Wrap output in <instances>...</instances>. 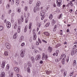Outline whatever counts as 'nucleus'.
Returning <instances> with one entry per match:
<instances>
[{"instance_id": "20", "label": "nucleus", "mask_w": 77, "mask_h": 77, "mask_svg": "<svg viewBox=\"0 0 77 77\" xmlns=\"http://www.w3.org/2000/svg\"><path fill=\"white\" fill-rule=\"evenodd\" d=\"M41 5V2H38L36 4L37 7H39Z\"/></svg>"}, {"instance_id": "54", "label": "nucleus", "mask_w": 77, "mask_h": 77, "mask_svg": "<svg viewBox=\"0 0 77 77\" xmlns=\"http://www.w3.org/2000/svg\"><path fill=\"white\" fill-rule=\"evenodd\" d=\"M66 61L67 62H68L69 61V57H68L67 59L66 60Z\"/></svg>"}, {"instance_id": "45", "label": "nucleus", "mask_w": 77, "mask_h": 77, "mask_svg": "<svg viewBox=\"0 0 77 77\" xmlns=\"http://www.w3.org/2000/svg\"><path fill=\"white\" fill-rule=\"evenodd\" d=\"M28 66L29 67H31L32 66V65H31V64L30 63H28Z\"/></svg>"}, {"instance_id": "38", "label": "nucleus", "mask_w": 77, "mask_h": 77, "mask_svg": "<svg viewBox=\"0 0 77 77\" xmlns=\"http://www.w3.org/2000/svg\"><path fill=\"white\" fill-rule=\"evenodd\" d=\"M56 28H57L56 25H55L54 28V32H55L56 31Z\"/></svg>"}, {"instance_id": "19", "label": "nucleus", "mask_w": 77, "mask_h": 77, "mask_svg": "<svg viewBox=\"0 0 77 77\" xmlns=\"http://www.w3.org/2000/svg\"><path fill=\"white\" fill-rule=\"evenodd\" d=\"M40 58H41V55H37V57L36 58V59H36L37 60H39Z\"/></svg>"}, {"instance_id": "16", "label": "nucleus", "mask_w": 77, "mask_h": 77, "mask_svg": "<svg viewBox=\"0 0 77 77\" xmlns=\"http://www.w3.org/2000/svg\"><path fill=\"white\" fill-rule=\"evenodd\" d=\"M21 30V27L20 26H18V28H17V32L19 33H20V31Z\"/></svg>"}, {"instance_id": "37", "label": "nucleus", "mask_w": 77, "mask_h": 77, "mask_svg": "<svg viewBox=\"0 0 77 77\" xmlns=\"http://www.w3.org/2000/svg\"><path fill=\"white\" fill-rule=\"evenodd\" d=\"M9 75H10V77H13V73L11 72L10 73Z\"/></svg>"}, {"instance_id": "33", "label": "nucleus", "mask_w": 77, "mask_h": 77, "mask_svg": "<svg viewBox=\"0 0 77 77\" xmlns=\"http://www.w3.org/2000/svg\"><path fill=\"white\" fill-rule=\"evenodd\" d=\"M16 5L18 6L19 5V0H16Z\"/></svg>"}, {"instance_id": "61", "label": "nucleus", "mask_w": 77, "mask_h": 77, "mask_svg": "<svg viewBox=\"0 0 77 77\" xmlns=\"http://www.w3.org/2000/svg\"><path fill=\"white\" fill-rule=\"evenodd\" d=\"M40 63H41V64H42V63H43V61L41 60L40 62Z\"/></svg>"}, {"instance_id": "44", "label": "nucleus", "mask_w": 77, "mask_h": 77, "mask_svg": "<svg viewBox=\"0 0 77 77\" xmlns=\"http://www.w3.org/2000/svg\"><path fill=\"white\" fill-rule=\"evenodd\" d=\"M3 29V27L2 26H0V30H2Z\"/></svg>"}, {"instance_id": "46", "label": "nucleus", "mask_w": 77, "mask_h": 77, "mask_svg": "<svg viewBox=\"0 0 77 77\" xmlns=\"http://www.w3.org/2000/svg\"><path fill=\"white\" fill-rule=\"evenodd\" d=\"M33 1V0H30L29 2V3L30 4H32Z\"/></svg>"}, {"instance_id": "56", "label": "nucleus", "mask_w": 77, "mask_h": 77, "mask_svg": "<svg viewBox=\"0 0 77 77\" xmlns=\"http://www.w3.org/2000/svg\"><path fill=\"white\" fill-rule=\"evenodd\" d=\"M25 11H27V7H25Z\"/></svg>"}, {"instance_id": "50", "label": "nucleus", "mask_w": 77, "mask_h": 77, "mask_svg": "<svg viewBox=\"0 0 77 77\" xmlns=\"http://www.w3.org/2000/svg\"><path fill=\"white\" fill-rule=\"evenodd\" d=\"M38 41L40 43V44H41V40L40 39H39V38H38Z\"/></svg>"}, {"instance_id": "34", "label": "nucleus", "mask_w": 77, "mask_h": 77, "mask_svg": "<svg viewBox=\"0 0 77 77\" xmlns=\"http://www.w3.org/2000/svg\"><path fill=\"white\" fill-rule=\"evenodd\" d=\"M17 11L18 13H20V12H21V10L20 9V8H18L17 9Z\"/></svg>"}, {"instance_id": "28", "label": "nucleus", "mask_w": 77, "mask_h": 77, "mask_svg": "<svg viewBox=\"0 0 77 77\" xmlns=\"http://www.w3.org/2000/svg\"><path fill=\"white\" fill-rule=\"evenodd\" d=\"M53 14H51L49 16V18L50 20H52V18H53Z\"/></svg>"}, {"instance_id": "63", "label": "nucleus", "mask_w": 77, "mask_h": 77, "mask_svg": "<svg viewBox=\"0 0 77 77\" xmlns=\"http://www.w3.org/2000/svg\"><path fill=\"white\" fill-rule=\"evenodd\" d=\"M11 3L13 4V5H14V1L13 0L11 2Z\"/></svg>"}, {"instance_id": "55", "label": "nucleus", "mask_w": 77, "mask_h": 77, "mask_svg": "<svg viewBox=\"0 0 77 77\" xmlns=\"http://www.w3.org/2000/svg\"><path fill=\"white\" fill-rule=\"evenodd\" d=\"M66 75V73H65V72H64V73H63L64 77H65Z\"/></svg>"}, {"instance_id": "40", "label": "nucleus", "mask_w": 77, "mask_h": 77, "mask_svg": "<svg viewBox=\"0 0 77 77\" xmlns=\"http://www.w3.org/2000/svg\"><path fill=\"white\" fill-rule=\"evenodd\" d=\"M62 17V14H61L60 15V16L58 18V19H60Z\"/></svg>"}, {"instance_id": "53", "label": "nucleus", "mask_w": 77, "mask_h": 77, "mask_svg": "<svg viewBox=\"0 0 77 77\" xmlns=\"http://www.w3.org/2000/svg\"><path fill=\"white\" fill-rule=\"evenodd\" d=\"M61 62L63 65H64V64H65V61L62 60Z\"/></svg>"}, {"instance_id": "1", "label": "nucleus", "mask_w": 77, "mask_h": 77, "mask_svg": "<svg viewBox=\"0 0 77 77\" xmlns=\"http://www.w3.org/2000/svg\"><path fill=\"white\" fill-rule=\"evenodd\" d=\"M77 49H75V46H73L71 52V55L73 56V55H74V54H75L76 53H77Z\"/></svg>"}, {"instance_id": "8", "label": "nucleus", "mask_w": 77, "mask_h": 77, "mask_svg": "<svg viewBox=\"0 0 77 77\" xmlns=\"http://www.w3.org/2000/svg\"><path fill=\"white\" fill-rule=\"evenodd\" d=\"M33 40H35V39L36 38L37 36H36V33H35V31L33 32Z\"/></svg>"}, {"instance_id": "4", "label": "nucleus", "mask_w": 77, "mask_h": 77, "mask_svg": "<svg viewBox=\"0 0 77 77\" xmlns=\"http://www.w3.org/2000/svg\"><path fill=\"white\" fill-rule=\"evenodd\" d=\"M21 19H18L17 21L18 24H21V21L22 22H23L24 21V17L23 16H22L21 17Z\"/></svg>"}, {"instance_id": "27", "label": "nucleus", "mask_w": 77, "mask_h": 77, "mask_svg": "<svg viewBox=\"0 0 77 77\" xmlns=\"http://www.w3.org/2000/svg\"><path fill=\"white\" fill-rule=\"evenodd\" d=\"M76 65V60H74L73 61V65L74 66H75Z\"/></svg>"}, {"instance_id": "58", "label": "nucleus", "mask_w": 77, "mask_h": 77, "mask_svg": "<svg viewBox=\"0 0 77 77\" xmlns=\"http://www.w3.org/2000/svg\"><path fill=\"white\" fill-rule=\"evenodd\" d=\"M42 42H45V43H47V41L44 40H42Z\"/></svg>"}, {"instance_id": "51", "label": "nucleus", "mask_w": 77, "mask_h": 77, "mask_svg": "<svg viewBox=\"0 0 77 77\" xmlns=\"http://www.w3.org/2000/svg\"><path fill=\"white\" fill-rule=\"evenodd\" d=\"M11 22L12 23H14V19H11Z\"/></svg>"}, {"instance_id": "7", "label": "nucleus", "mask_w": 77, "mask_h": 77, "mask_svg": "<svg viewBox=\"0 0 77 77\" xmlns=\"http://www.w3.org/2000/svg\"><path fill=\"white\" fill-rule=\"evenodd\" d=\"M5 46L8 49H10V48H11V46L9 43H5Z\"/></svg>"}, {"instance_id": "18", "label": "nucleus", "mask_w": 77, "mask_h": 77, "mask_svg": "<svg viewBox=\"0 0 77 77\" xmlns=\"http://www.w3.org/2000/svg\"><path fill=\"white\" fill-rule=\"evenodd\" d=\"M9 64H8L7 65V66L6 67V71H9Z\"/></svg>"}, {"instance_id": "22", "label": "nucleus", "mask_w": 77, "mask_h": 77, "mask_svg": "<svg viewBox=\"0 0 77 77\" xmlns=\"http://www.w3.org/2000/svg\"><path fill=\"white\" fill-rule=\"evenodd\" d=\"M43 9V7H38L37 9V11H39L40 10H42Z\"/></svg>"}, {"instance_id": "32", "label": "nucleus", "mask_w": 77, "mask_h": 77, "mask_svg": "<svg viewBox=\"0 0 77 77\" xmlns=\"http://www.w3.org/2000/svg\"><path fill=\"white\" fill-rule=\"evenodd\" d=\"M17 33H16L14 34L13 35V38L14 39H15L16 38H17Z\"/></svg>"}, {"instance_id": "26", "label": "nucleus", "mask_w": 77, "mask_h": 77, "mask_svg": "<svg viewBox=\"0 0 77 77\" xmlns=\"http://www.w3.org/2000/svg\"><path fill=\"white\" fill-rule=\"evenodd\" d=\"M56 23V21H55V20H52V22H51V24L52 25H54Z\"/></svg>"}, {"instance_id": "31", "label": "nucleus", "mask_w": 77, "mask_h": 77, "mask_svg": "<svg viewBox=\"0 0 77 77\" xmlns=\"http://www.w3.org/2000/svg\"><path fill=\"white\" fill-rule=\"evenodd\" d=\"M13 28L14 29H16L17 28V25L16 24H15L13 26Z\"/></svg>"}, {"instance_id": "47", "label": "nucleus", "mask_w": 77, "mask_h": 77, "mask_svg": "<svg viewBox=\"0 0 77 77\" xmlns=\"http://www.w3.org/2000/svg\"><path fill=\"white\" fill-rule=\"evenodd\" d=\"M59 52V50H57L56 51V56H57L58 54V52Z\"/></svg>"}, {"instance_id": "60", "label": "nucleus", "mask_w": 77, "mask_h": 77, "mask_svg": "<svg viewBox=\"0 0 77 77\" xmlns=\"http://www.w3.org/2000/svg\"><path fill=\"white\" fill-rule=\"evenodd\" d=\"M17 76L18 77H21V76H20V75L19 74H17Z\"/></svg>"}, {"instance_id": "13", "label": "nucleus", "mask_w": 77, "mask_h": 77, "mask_svg": "<svg viewBox=\"0 0 77 77\" xmlns=\"http://www.w3.org/2000/svg\"><path fill=\"white\" fill-rule=\"evenodd\" d=\"M62 57L63 58L66 57V55H65V54H64L63 53L60 57V59L61 60L62 58Z\"/></svg>"}, {"instance_id": "5", "label": "nucleus", "mask_w": 77, "mask_h": 77, "mask_svg": "<svg viewBox=\"0 0 77 77\" xmlns=\"http://www.w3.org/2000/svg\"><path fill=\"white\" fill-rule=\"evenodd\" d=\"M24 53H25L24 51H21L20 52V56L21 57H23L24 56Z\"/></svg>"}, {"instance_id": "62", "label": "nucleus", "mask_w": 77, "mask_h": 77, "mask_svg": "<svg viewBox=\"0 0 77 77\" xmlns=\"http://www.w3.org/2000/svg\"><path fill=\"white\" fill-rule=\"evenodd\" d=\"M45 57L46 59H47V58H48V55L47 54H46Z\"/></svg>"}, {"instance_id": "21", "label": "nucleus", "mask_w": 77, "mask_h": 77, "mask_svg": "<svg viewBox=\"0 0 77 77\" xmlns=\"http://www.w3.org/2000/svg\"><path fill=\"white\" fill-rule=\"evenodd\" d=\"M48 51H49V52H51L52 51V48L49 46L48 48Z\"/></svg>"}, {"instance_id": "25", "label": "nucleus", "mask_w": 77, "mask_h": 77, "mask_svg": "<svg viewBox=\"0 0 77 77\" xmlns=\"http://www.w3.org/2000/svg\"><path fill=\"white\" fill-rule=\"evenodd\" d=\"M27 27H28L27 26H25V27L24 29V32H27Z\"/></svg>"}, {"instance_id": "64", "label": "nucleus", "mask_w": 77, "mask_h": 77, "mask_svg": "<svg viewBox=\"0 0 77 77\" xmlns=\"http://www.w3.org/2000/svg\"><path fill=\"white\" fill-rule=\"evenodd\" d=\"M65 58L63 57L62 60H63L64 61H65Z\"/></svg>"}, {"instance_id": "39", "label": "nucleus", "mask_w": 77, "mask_h": 77, "mask_svg": "<svg viewBox=\"0 0 77 77\" xmlns=\"http://www.w3.org/2000/svg\"><path fill=\"white\" fill-rule=\"evenodd\" d=\"M37 10V9H36V7H35L34 8V12H35V13H36V12Z\"/></svg>"}, {"instance_id": "29", "label": "nucleus", "mask_w": 77, "mask_h": 77, "mask_svg": "<svg viewBox=\"0 0 77 77\" xmlns=\"http://www.w3.org/2000/svg\"><path fill=\"white\" fill-rule=\"evenodd\" d=\"M45 59V53H43V55L42 57V60H44Z\"/></svg>"}, {"instance_id": "24", "label": "nucleus", "mask_w": 77, "mask_h": 77, "mask_svg": "<svg viewBox=\"0 0 77 77\" xmlns=\"http://www.w3.org/2000/svg\"><path fill=\"white\" fill-rule=\"evenodd\" d=\"M44 33L46 36H49V35H50V34H49V33L47 32H45Z\"/></svg>"}, {"instance_id": "36", "label": "nucleus", "mask_w": 77, "mask_h": 77, "mask_svg": "<svg viewBox=\"0 0 77 77\" xmlns=\"http://www.w3.org/2000/svg\"><path fill=\"white\" fill-rule=\"evenodd\" d=\"M73 73H74V72L73 71L71 72L69 74L70 76V77H71V76H72V75H73L74 74Z\"/></svg>"}, {"instance_id": "3", "label": "nucleus", "mask_w": 77, "mask_h": 77, "mask_svg": "<svg viewBox=\"0 0 77 77\" xmlns=\"http://www.w3.org/2000/svg\"><path fill=\"white\" fill-rule=\"evenodd\" d=\"M57 6L58 7H60L62 5V0H57Z\"/></svg>"}, {"instance_id": "12", "label": "nucleus", "mask_w": 77, "mask_h": 77, "mask_svg": "<svg viewBox=\"0 0 77 77\" xmlns=\"http://www.w3.org/2000/svg\"><path fill=\"white\" fill-rule=\"evenodd\" d=\"M1 77H5V73L4 72H2L1 74Z\"/></svg>"}, {"instance_id": "35", "label": "nucleus", "mask_w": 77, "mask_h": 77, "mask_svg": "<svg viewBox=\"0 0 77 77\" xmlns=\"http://www.w3.org/2000/svg\"><path fill=\"white\" fill-rule=\"evenodd\" d=\"M60 58H57V59H55V61L56 62H58L59 61H60Z\"/></svg>"}, {"instance_id": "42", "label": "nucleus", "mask_w": 77, "mask_h": 77, "mask_svg": "<svg viewBox=\"0 0 77 77\" xmlns=\"http://www.w3.org/2000/svg\"><path fill=\"white\" fill-rule=\"evenodd\" d=\"M25 45V43L24 42L21 45V47H24Z\"/></svg>"}, {"instance_id": "48", "label": "nucleus", "mask_w": 77, "mask_h": 77, "mask_svg": "<svg viewBox=\"0 0 77 77\" xmlns=\"http://www.w3.org/2000/svg\"><path fill=\"white\" fill-rule=\"evenodd\" d=\"M32 23H30V24H29V29H31V27H32V25H31Z\"/></svg>"}, {"instance_id": "15", "label": "nucleus", "mask_w": 77, "mask_h": 77, "mask_svg": "<svg viewBox=\"0 0 77 77\" xmlns=\"http://www.w3.org/2000/svg\"><path fill=\"white\" fill-rule=\"evenodd\" d=\"M23 39H24V36H21L20 39H19L20 42H22V41H23Z\"/></svg>"}, {"instance_id": "43", "label": "nucleus", "mask_w": 77, "mask_h": 77, "mask_svg": "<svg viewBox=\"0 0 77 77\" xmlns=\"http://www.w3.org/2000/svg\"><path fill=\"white\" fill-rule=\"evenodd\" d=\"M27 71L29 73L30 72V68L27 69Z\"/></svg>"}, {"instance_id": "57", "label": "nucleus", "mask_w": 77, "mask_h": 77, "mask_svg": "<svg viewBox=\"0 0 77 77\" xmlns=\"http://www.w3.org/2000/svg\"><path fill=\"white\" fill-rule=\"evenodd\" d=\"M49 25H50V23H48L47 24H46V27H48V26H49Z\"/></svg>"}, {"instance_id": "59", "label": "nucleus", "mask_w": 77, "mask_h": 77, "mask_svg": "<svg viewBox=\"0 0 77 77\" xmlns=\"http://www.w3.org/2000/svg\"><path fill=\"white\" fill-rule=\"evenodd\" d=\"M14 15H15V13H13L11 14V16H12V17H14Z\"/></svg>"}, {"instance_id": "52", "label": "nucleus", "mask_w": 77, "mask_h": 77, "mask_svg": "<svg viewBox=\"0 0 77 77\" xmlns=\"http://www.w3.org/2000/svg\"><path fill=\"white\" fill-rule=\"evenodd\" d=\"M27 22H28V20H27V19L26 18L25 19V23H27Z\"/></svg>"}, {"instance_id": "11", "label": "nucleus", "mask_w": 77, "mask_h": 77, "mask_svg": "<svg viewBox=\"0 0 77 77\" xmlns=\"http://www.w3.org/2000/svg\"><path fill=\"white\" fill-rule=\"evenodd\" d=\"M5 63H6V61H4L3 62H2V68H4L5 66Z\"/></svg>"}, {"instance_id": "49", "label": "nucleus", "mask_w": 77, "mask_h": 77, "mask_svg": "<svg viewBox=\"0 0 77 77\" xmlns=\"http://www.w3.org/2000/svg\"><path fill=\"white\" fill-rule=\"evenodd\" d=\"M9 7H10V5H9L8 4L7 5V9H9Z\"/></svg>"}, {"instance_id": "14", "label": "nucleus", "mask_w": 77, "mask_h": 77, "mask_svg": "<svg viewBox=\"0 0 77 77\" xmlns=\"http://www.w3.org/2000/svg\"><path fill=\"white\" fill-rule=\"evenodd\" d=\"M29 13H27V14H26V13L24 14V17H27L28 18V17H29Z\"/></svg>"}, {"instance_id": "30", "label": "nucleus", "mask_w": 77, "mask_h": 77, "mask_svg": "<svg viewBox=\"0 0 77 77\" xmlns=\"http://www.w3.org/2000/svg\"><path fill=\"white\" fill-rule=\"evenodd\" d=\"M8 52L7 51H6L4 53V55H5V56H8Z\"/></svg>"}, {"instance_id": "10", "label": "nucleus", "mask_w": 77, "mask_h": 77, "mask_svg": "<svg viewBox=\"0 0 77 77\" xmlns=\"http://www.w3.org/2000/svg\"><path fill=\"white\" fill-rule=\"evenodd\" d=\"M14 70L15 71L17 72H18L19 71V68H18V67H14Z\"/></svg>"}, {"instance_id": "23", "label": "nucleus", "mask_w": 77, "mask_h": 77, "mask_svg": "<svg viewBox=\"0 0 77 77\" xmlns=\"http://www.w3.org/2000/svg\"><path fill=\"white\" fill-rule=\"evenodd\" d=\"M74 1H75V0H72V1H70V5L71 6H73V4L72 2H74Z\"/></svg>"}, {"instance_id": "9", "label": "nucleus", "mask_w": 77, "mask_h": 77, "mask_svg": "<svg viewBox=\"0 0 77 77\" xmlns=\"http://www.w3.org/2000/svg\"><path fill=\"white\" fill-rule=\"evenodd\" d=\"M14 70L15 71L17 72H18L19 71V68H18V67H14Z\"/></svg>"}, {"instance_id": "6", "label": "nucleus", "mask_w": 77, "mask_h": 77, "mask_svg": "<svg viewBox=\"0 0 77 77\" xmlns=\"http://www.w3.org/2000/svg\"><path fill=\"white\" fill-rule=\"evenodd\" d=\"M6 26L7 28H8V29H9V28L11 27V23L8 22H7L6 23Z\"/></svg>"}, {"instance_id": "41", "label": "nucleus", "mask_w": 77, "mask_h": 77, "mask_svg": "<svg viewBox=\"0 0 77 77\" xmlns=\"http://www.w3.org/2000/svg\"><path fill=\"white\" fill-rule=\"evenodd\" d=\"M5 18V15L4 14H2V20H4Z\"/></svg>"}, {"instance_id": "17", "label": "nucleus", "mask_w": 77, "mask_h": 77, "mask_svg": "<svg viewBox=\"0 0 77 77\" xmlns=\"http://www.w3.org/2000/svg\"><path fill=\"white\" fill-rule=\"evenodd\" d=\"M31 60L32 61V63H34V62H35V59H34V57H32L31 58Z\"/></svg>"}, {"instance_id": "2", "label": "nucleus", "mask_w": 77, "mask_h": 77, "mask_svg": "<svg viewBox=\"0 0 77 77\" xmlns=\"http://www.w3.org/2000/svg\"><path fill=\"white\" fill-rule=\"evenodd\" d=\"M45 11L44 10H43V11L41 12L40 15L42 17L41 18L42 20H44V15H45Z\"/></svg>"}]
</instances>
